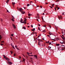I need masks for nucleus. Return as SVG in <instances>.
<instances>
[{"label":"nucleus","mask_w":65,"mask_h":65,"mask_svg":"<svg viewBox=\"0 0 65 65\" xmlns=\"http://www.w3.org/2000/svg\"><path fill=\"white\" fill-rule=\"evenodd\" d=\"M58 19H59V20H60L61 19H63V18H62V17L61 15H60V16H58Z\"/></svg>","instance_id":"1"},{"label":"nucleus","mask_w":65,"mask_h":65,"mask_svg":"<svg viewBox=\"0 0 65 65\" xmlns=\"http://www.w3.org/2000/svg\"><path fill=\"white\" fill-rule=\"evenodd\" d=\"M19 10L20 11V12H22V11H23V9H22V8H19Z\"/></svg>","instance_id":"2"},{"label":"nucleus","mask_w":65,"mask_h":65,"mask_svg":"<svg viewBox=\"0 0 65 65\" xmlns=\"http://www.w3.org/2000/svg\"><path fill=\"white\" fill-rule=\"evenodd\" d=\"M38 40V45H39L40 46V44H41V43L40 44V40Z\"/></svg>","instance_id":"3"},{"label":"nucleus","mask_w":65,"mask_h":65,"mask_svg":"<svg viewBox=\"0 0 65 65\" xmlns=\"http://www.w3.org/2000/svg\"><path fill=\"white\" fill-rule=\"evenodd\" d=\"M8 63L10 65V64H12V63L11 62H10V61H8Z\"/></svg>","instance_id":"4"},{"label":"nucleus","mask_w":65,"mask_h":65,"mask_svg":"<svg viewBox=\"0 0 65 65\" xmlns=\"http://www.w3.org/2000/svg\"><path fill=\"white\" fill-rule=\"evenodd\" d=\"M34 57H35L36 58V59H37V55H34Z\"/></svg>","instance_id":"5"},{"label":"nucleus","mask_w":65,"mask_h":65,"mask_svg":"<svg viewBox=\"0 0 65 65\" xmlns=\"http://www.w3.org/2000/svg\"><path fill=\"white\" fill-rule=\"evenodd\" d=\"M3 56L4 57V58L5 59H6V58H7V57H6V56H5V55H3Z\"/></svg>","instance_id":"6"},{"label":"nucleus","mask_w":65,"mask_h":65,"mask_svg":"<svg viewBox=\"0 0 65 65\" xmlns=\"http://www.w3.org/2000/svg\"><path fill=\"white\" fill-rule=\"evenodd\" d=\"M15 4V3H13V2H12V4L13 6H14V4Z\"/></svg>","instance_id":"7"},{"label":"nucleus","mask_w":65,"mask_h":65,"mask_svg":"<svg viewBox=\"0 0 65 65\" xmlns=\"http://www.w3.org/2000/svg\"><path fill=\"white\" fill-rule=\"evenodd\" d=\"M22 22H23V19L22 18H21L20 22H21V23Z\"/></svg>","instance_id":"8"},{"label":"nucleus","mask_w":65,"mask_h":65,"mask_svg":"<svg viewBox=\"0 0 65 65\" xmlns=\"http://www.w3.org/2000/svg\"><path fill=\"white\" fill-rule=\"evenodd\" d=\"M21 13H22V14H24V13H25V12L24 11H22V12H21Z\"/></svg>","instance_id":"9"},{"label":"nucleus","mask_w":65,"mask_h":65,"mask_svg":"<svg viewBox=\"0 0 65 65\" xmlns=\"http://www.w3.org/2000/svg\"><path fill=\"white\" fill-rule=\"evenodd\" d=\"M6 60H7V61H9V59H8V58H6Z\"/></svg>","instance_id":"10"},{"label":"nucleus","mask_w":65,"mask_h":65,"mask_svg":"<svg viewBox=\"0 0 65 65\" xmlns=\"http://www.w3.org/2000/svg\"><path fill=\"white\" fill-rule=\"evenodd\" d=\"M63 39V40H64V38H65V37H62V36H60Z\"/></svg>","instance_id":"11"},{"label":"nucleus","mask_w":65,"mask_h":65,"mask_svg":"<svg viewBox=\"0 0 65 65\" xmlns=\"http://www.w3.org/2000/svg\"><path fill=\"white\" fill-rule=\"evenodd\" d=\"M56 44L57 46H59V45H60V44Z\"/></svg>","instance_id":"12"},{"label":"nucleus","mask_w":65,"mask_h":65,"mask_svg":"<svg viewBox=\"0 0 65 65\" xmlns=\"http://www.w3.org/2000/svg\"><path fill=\"white\" fill-rule=\"evenodd\" d=\"M42 32H46V31H45V30H43V31H42Z\"/></svg>","instance_id":"13"},{"label":"nucleus","mask_w":65,"mask_h":65,"mask_svg":"<svg viewBox=\"0 0 65 65\" xmlns=\"http://www.w3.org/2000/svg\"><path fill=\"white\" fill-rule=\"evenodd\" d=\"M52 6L53 7H54V5H55V4H52Z\"/></svg>","instance_id":"14"},{"label":"nucleus","mask_w":65,"mask_h":65,"mask_svg":"<svg viewBox=\"0 0 65 65\" xmlns=\"http://www.w3.org/2000/svg\"><path fill=\"white\" fill-rule=\"evenodd\" d=\"M23 28L24 29H25V30H26V27H23Z\"/></svg>","instance_id":"15"},{"label":"nucleus","mask_w":65,"mask_h":65,"mask_svg":"<svg viewBox=\"0 0 65 65\" xmlns=\"http://www.w3.org/2000/svg\"><path fill=\"white\" fill-rule=\"evenodd\" d=\"M38 29L39 30H40V31H41V30H40V28H39V27H38Z\"/></svg>","instance_id":"16"},{"label":"nucleus","mask_w":65,"mask_h":65,"mask_svg":"<svg viewBox=\"0 0 65 65\" xmlns=\"http://www.w3.org/2000/svg\"><path fill=\"white\" fill-rule=\"evenodd\" d=\"M55 29H56L57 30H58V27H55Z\"/></svg>","instance_id":"17"},{"label":"nucleus","mask_w":65,"mask_h":65,"mask_svg":"<svg viewBox=\"0 0 65 65\" xmlns=\"http://www.w3.org/2000/svg\"><path fill=\"white\" fill-rule=\"evenodd\" d=\"M13 26L14 27V29H15V28H16V27H15V25H14Z\"/></svg>","instance_id":"18"},{"label":"nucleus","mask_w":65,"mask_h":65,"mask_svg":"<svg viewBox=\"0 0 65 65\" xmlns=\"http://www.w3.org/2000/svg\"><path fill=\"white\" fill-rule=\"evenodd\" d=\"M9 2V0H7V1H6V3H8Z\"/></svg>","instance_id":"19"},{"label":"nucleus","mask_w":65,"mask_h":65,"mask_svg":"<svg viewBox=\"0 0 65 65\" xmlns=\"http://www.w3.org/2000/svg\"><path fill=\"white\" fill-rule=\"evenodd\" d=\"M32 33H33L34 34V33L35 34H36V33H37V32H32Z\"/></svg>","instance_id":"20"},{"label":"nucleus","mask_w":65,"mask_h":65,"mask_svg":"<svg viewBox=\"0 0 65 65\" xmlns=\"http://www.w3.org/2000/svg\"><path fill=\"white\" fill-rule=\"evenodd\" d=\"M28 16H31V14H28Z\"/></svg>","instance_id":"21"},{"label":"nucleus","mask_w":65,"mask_h":65,"mask_svg":"<svg viewBox=\"0 0 65 65\" xmlns=\"http://www.w3.org/2000/svg\"><path fill=\"white\" fill-rule=\"evenodd\" d=\"M25 59L24 58H23V61H24V62L25 61Z\"/></svg>","instance_id":"22"},{"label":"nucleus","mask_w":65,"mask_h":65,"mask_svg":"<svg viewBox=\"0 0 65 65\" xmlns=\"http://www.w3.org/2000/svg\"><path fill=\"white\" fill-rule=\"evenodd\" d=\"M27 6L28 7L29 6H30V4H28L27 5Z\"/></svg>","instance_id":"23"},{"label":"nucleus","mask_w":65,"mask_h":65,"mask_svg":"<svg viewBox=\"0 0 65 65\" xmlns=\"http://www.w3.org/2000/svg\"><path fill=\"white\" fill-rule=\"evenodd\" d=\"M1 35H0V39H1V38H2V37H1Z\"/></svg>","instance_id":"24"},{"label":"nucleus","mask_w":65,"mask_h":65,"mask_svg":"<svg viewBox=\"0 0 65 65\" xmlns=\"http://www.w3.org/2000/svg\"><path fill=\"white\" fill-rule=\"evenodd\" d=\"M10 52L11 53V54H12V52L11 51H10Z\"/></svg>","instance_id":"25"},{"label":"nucleus","mask_w":65,"mask_h":65,"mask_svg":"<svg viewBox=\"0 0 65 65\" xmlns=\"http://www.w3.org/2000/svg\"><path fill=\"white\" fill-rule=\"evenodd\" d=\"M58 1H59V0H57L55 2H58Z\"/></svg>","instance_id":"26"},{"label":"nucleus","mask_w":65,"mask_h":65,"mask_svg":"<svg viewBox=\"0 0 65 65\" xmlns=\"http://www.w3.org/2000/svg\"><path fill=\"white\" fill-rule=\"evenodd\" d=\"M12 46L14 48V49H15V48L14 47V46H13V45Z\"/></svg>","instance_id":"27"},{"label":"nucleus","mask_w":65,"mask_h":65,"mask_svg":"<svg viewBox=\"0 0 65 65\" xmlns=\"http://www.w3.org/2000/svg\"><path fill=\"white\" fill-rule=\"evenodd\" d=\"M4 41H1V43H2L3 42H4Z\"/></svg>","instance_id":"28"},{"label":"nucleus","mask_w":65,"mask_h":65,"mask_svg":"<svg viewBox=\"0 0 65 65\" xmlns=\"http://www.w3.org/2000/svg\"><path fill=\"white\" fill-rule=\"evenodd\" d=\"M39 40L40 41V42H41V41H42V40H41L40 39H39Z\"/></svg>","instance_id":"29"},{"label":"nucleus","mask_w":65,"mask_h":65,"mask_svg":"<svg viewBox=\"0 0 65 65\" xmlns=\"http://www.w3.org/2000/svg\"><path fill=\"white\" fill-rule=\"evenodd\" d=\"M13 34H11V36H13Z\"/></svg>","instance_id":"30"},{"label":"nucleus","mask_w":65,"mask_h":65,"mask_svg":"<svg viewBox=\"0 0 65 65\" xmlns=\"http://www.w3.org/2000/svg\"><path fill=\"white\" fill-rule=\"evenodd\" d=\"M49 26L50 27V28H51V26L50 25H49Z\"/></svg>","instance_id":"31"},{"label":"nucleus","mask_w":65,"mask_h":65,"mask_svg":"<svg viewBox=\"0 0 65 65\" xmlns=\"http://www.w3.org/2000/svg\"><path fill=\"white\" fill-rule=\"evenodd\" d=\"M12 21H13V22H14V20L13 19H12Z\"/></svg>","instance_id":"32"},{"label":"nucleus","mask_w":65,"mask_h":65,"mask_svg":"<svg viewBox=\"0 0 65 65\" xmlns=\"http://www.w3.org/2000/svg\"><path fill=\"white\" fill-rule=\"evenodd\" d=\"M12 17H13L12 19H14V17H13V16H12Z\"/></svg>","instance_id":"33"},{"label":"nucleus","mask_w":65,"mask_h":65,"mask_svg":"<svg viewBox=\"0 0 65 65\" xmlns=\"http://www.w3.org/2000/svg\"><path fill=\"white\" fill-rule=\"evenodd\" d=\"M57 9H59L60 8L59 7H57Z\"/></svg>","instance_id":"34"},{"label":"nucleus","mask_w":65,"mask_h":65,"mask_svg":"<svg viewBox=\"0 0 65 65\" xmlns=\"http://www.w3.org/2000/svg\"><path fill=\"white\" fill-rule=\"evenodd\" d=\"M1 45H3V44L1 43Z\"/></svg>","instance_id":"35"},{"label":"nucleus","mask_w":65,"mask_h":65,"mask_svg":"<svg viewBox=\"0 0 65 65\" xmlns=\"http://www.w3.org/2000/svg\"><path fill=\"white\" fill-rule=\"evenodd\" d=\"M64 12H63L62 13V15H64Z\"/></svg>","instance_id":"36"},{"label":"nucleus","mask_w":65,"mask_h":65,"mask_svg":"<svg viewBox=\"0 0 65 65\" xmlns=\"http://www.w3.org/2000/svg\"><path fill=\"white\" fill-rule=\"evenodd\" d=\"M42 21H43V17L42 18Z\"/></svg>","instance_id":"37"},{"label":"nucleus","mask_w":65,"mask_h":65,"mask_svg":"<svg viewBox=\"0 0 65 65\" xmlns=\"http://www.w3.org/2000/svg\"><path fill=\"white\" fill-rule=\"evenodd\" d=\"M15 47L16 48H17V45H16L15 46Z\"/></svg>","instance_id":"38"},{"label":"nucleus","mask_w":65,"mask_h":65,"mask_svg":"<svg viewBox=\"0 0 65 65\" xmlns=\"http://www.w3.org/2000/svg\"><path fill=\"white\" fill-rule=\"evenodd\" d=\"M15 56V54L14 53V56Z\"/></svg>","instance_id":"39"},{"label":"nucleus","mask_w":65,"mask_h":65,"mask_svg":"<svg viewBox=\"0 0 65 65\" xmlns=\"http://www.w3.org/2000/svg\"><path fill=\"white\" fill-rule=\"evenodd\" d=\"M7 12H9V11H8V10H7Z\"/></svg>","instance_id":"40"},{"label":"nucleus","mask_w":65,"mask_h":65,"mask_svg":"<svg viewBox=\"0 0 65 65\" xmlns=\"http://www.w3.org/2000/svg\"><path fill=\"white\" fill-rule=\"evenodd\" d=\"M33 30H35V28H33Z\"/></svg>","instance_id":"41"},{"label":"nucleus","mask_w":65,"mask_h":65,"mask_svg":"<svg viewBox=\"0 0 65 65\" xmlns=\"http://www.w3.org/2000/svg\"><path fill=\"white\" fill-rule=\"evenodd\" d=\"M24 24H26V21H24Z\"/></svg>","instance_id":"42"},{"label":"nucleus","mask_w":65,"mask_h":65,"mask_svg":"<svg viewBox=\"0 0 65 65\" xmlns=\"http://www.w3.org/2000/svg\"><path fill=\"white\" fill-rule=\"evenodd\" d=\"M24 22L23 21V22H21V23H24Z\"/></svg>","instance_id":"43"},{"label":"nucleus","mask_w":65,"mask_h":65,"mask_svg":"<svg viewBox=\"0 0 65 65\" xmlns=\"http://www.w3.org/2000/svg\"><path fill=\"white\" fill-rule=\"evenodd\" d=\"M37 39V38H36V42H37V40H36V39Z\"/></svg>","instance_id":"44"},{"label":"nucleus","mask_w":65,"mask_h":65,"mask_svg":"<svg viewBox=\"0 0 65 65\" xmlns=\"http://www.w3.org/2000/svg\"><path fill=\"white\" fill-rule=\"evenodd\" d=\"M24 21H27V19H25Z\"/></svg>","instance_id":"45"},{"label":"nucleus","mask_w":65,"mask_h":65,"mask_svg":"<svg viewBox=\"0 0 65 65\" xmlns=\"http://www.w3.org/2000/svg\"><path fill=\"white\" fill-rule=\"evenodd\" d=\"M49 44H52L51 43V42H50L49 43Z\"/></svg>","instance_id":"46"},{"label":"nucleus","mask_w":65,"mask_h":65,"mask_svg":"<svg viewBox=\"0 0 65 65\" xmlns=\"http://www.w3.org/2000/svg\"><path fill=\"white\" fill-rule=\"evenodd\" d=\"M38 25L39 26H40V24H38Z\"/></svg>","instance_id":"47"},{"label":"nucleus","mask_w":65,"mask_h":65,"mask_svg":"<svg viewBox=\"0 0 65 65\" xmlns=\"http://www.w3.org/2000/svg\"><path fill=\"white\" fill-rule=\"evenodd\" d=\"M37 21H38V22H39V21H38V19H37Z\"/></svg>","instance_id":"48"},{"label":"nucleus","mask_w":65,"mask_h":65,"mask_svg":"<svg viewBox=\"0 0 65 65\" xmlns=\"http://www.w3.org/2000/svg\"><path fill=\"white\" fill-rule=\"evenodd\" d=\"M62 36L63 37H64V35H62Z\"/></svg>","instance_id":"49"},{"label":"nucleus","mask_w":65,"mask_h":65,"mask_svg":"<svg viewBox=\"0 0 65 65\" xmlns=\"http://www.w3.org/2000/svg\"><path fill=\"white\" fill-rule=\"evenodd\" d=\"M56 39H58V40H59V38H56Z\"/></svg>","instance_id":"50"},{"label":"nucleus","mask_w":65,"mask_h":65,"mask_svg":"<svg viewBox=\"0 0 65 65\" xmlns=\"http://www.w3.org/2000/svg\"><path fill=\"white\" fill-rule=\"evenodd\" d=\"M31 27H33V25H31Z\"/></svg>","instance_id":"51"},{"label":"nucleus","mask_w":65,"mask_h":65,"mask_svg":"<svg viewBox=\"0 0 65 65\" xmlns=\"http://www.w3.org/2000/svg\"><path fill=\"white\" fill-rule=\"evenodd\" d=\"M47 36L48 37H50V35H47Z\"/></svg>","instance_id":"52"},{"label":"nucleus","mask_w":65,"mask_h":65,"mask_svg":"<svg viewBox=\"0 0 65 65\" xmlns=\"http://www.w3.org/2000/svg\"><path fill=\"white\" fill-rule=\"evenodd\" d=\"M43 27H45V25L44 26H43Z\"/></svg>","instance_id":"53"},{"label":"nucleus","mask_w":65,"mask_h":65,"mask_svg":"<svg viewBox=\"0 0 65 65\" xmlns=\"http://www.w3.org/2000/svg\"><path fill=\"white\" fill-rule=\"evenodd\" d=\"M49 34H50V35H52V34H51V33H49Z\"/></svg>","instance_id":"54"},{"label":"nucleus","mask_w":65,"mask_h":65,"mask_svg":"<svg viewBox=\"0 0 65 65\" xmlns=\"http://www.w3.org/2000/svg\"><path fill=\"white\" fill-rule=\"evenodd\" d=\"M16 49H17V50H19V49L18 48H16Z\"/></svg>","instance_id":"55"},{"label":"nucleus","mask_w":65,"mask_h":65,"mask_svg":"<svg viewBox=\"0 0 65 65\" xmlns=\"http://www.w3.org/2000/svg\"><path fill=\"white\" fill-rule=\"evenodd\" d=\"M64 43V42H61V44H63Z\"/></svg>","instance_id":"56"},{"label":"nucleus","mask_w":65,"mask_h":65,"mask_svg":"<svg viewBox=\"0 0 65 65\" xmlns=\"http://www.w3.org/2000/svg\"><path fill=\"white\" fill-rule=\"evenodd\" d=\"M27 27H28V28H29L30 27V26H27Z\"/></svg>","instance_id":"57"},{"label":"nucleus","mask_w":65,"mask_h":65,"mask_svg":"<svg viewBox=\"0 0 65 65\" xmlns=\"http://www.w3.org/2000/svg\"><path fill=\"white\" fill-rule=\"evenodd\" d=\"M1 19V21H2V22L3 21V20H2V19Z\"/></svg>","instance_id":"58"},{"label":"nucleus","mask_w":65,"mask_h":65,"mask_svg":"<svg viewBox=\"0 0 65 65\" xmlns=\"http://www.w3.org/2000/svg\"><path fill=\"white\" fill-rule=\"evenodd\" d=\"M50 7H51V8H53V7H52V6H50Z\"/></svg>","instance_id":"59"},{"label":"nucleus","mask_w":65,"mask_h":65,"mask_svg":"<svg viewBox=\"0 0 65 65\" xmlns=\"http://www.w3.org/2000/svg\"><path fill=\"white\" fill-rule=\"evenodd\" d=\"M56 8H57L58 7H58V6L57 5H56Z\"/></svg>","instance_id":"60"},{"label":"nucleus","mask_w":65,"mask_h":65,"mask_svg":"<svg viewBox=\"0 0 65 65\" xmlns=\"http://www.w3.org/2000/svg\"><path fill=\"white\" fill-rule=\"evenodd\" d=\"M39 36H38V37H37V38H39Z\"/></svg>","instance_id":"61"},{"label":"nucleus","mask_w":65,"mask_h":65,"mask_svg":"<svg viewBox=\"0 0 65 65\" xmlns=\"http://www.w3.org/2000/svg\"><path fill=\"white\" fill-rule=\"evenodd\" d=\"M21 57L20 56L19 57V59H21Z\"/></svg>","instance_id":"62"},{"label":"nucleus","mask_w":65,"mask_h":65,"mask_svg":"<svg viewBox=\"0 0 65 65\" xmlns=\"http://www.w3.org/2000/svg\"><path fill=\"white\" fill-rule=\"evenodd\" d=\"M37 17H39V15H37Z\"/></svg>","instance_id":"63"},{"label":"nucleus","mask_w":65,"mask_h":65,"mask_svg":"<svg viewBox=\"0 0 65 65\" xmlns=\"http://www.w3.org/2000/svg\"><path fill=\"white\" fill-rule=\"evenodd\" d=\"M31 30L32 31H33V29H31Z\"/></svg>","instance_id":"64"}]
</instances>
